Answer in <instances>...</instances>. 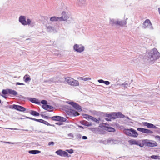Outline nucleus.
Returning <instances> with one entry per match:
<instances>
[{
    "label": "nucleus",
    "mask_w": 160,
    "mask_h": 160,
    "mask_svg": "<svg viewBox=\"0 0 160 160\" xmlns=\"http://www.w3.org/2000/svg\"><path fill=\"white\" fill-rule=\"evenodd\" d=\"M117 140L113 139H108L107 140V142L108 143H111L112 144H115L116 143Z\"/></svg>",
    "instance_id": "obj_31"
},
{
    "label": "nucleus",
    "mask_w": 160,
    "mask_h": 160,
    "mask_svg": "<svg viewBox=\"0 0 160 160\" xmlns=\"http://www.w3.org/2000/svg\"><path fill=\"white\" fill-rule=\"evenodd\" d=\"M9 108L11 109H14L21 112H24L26 110V108L24 107L16 104L9 105Z\"/></svg>",
    "instance_id": "obj_6"
},
{
    "label": "nucleus",
    "mask_w": 160,
    "mask_h": 160,
    "mask_svg": "<svg viewBox=\"0 0 160 160\" xmlns=\"http://www.w3.org/2000/svg\"><path fill=\"white\" fill-rule=\"evenodd\" d=\"M16 85H24L25 84L23 83H21V82H16Z\"/></svg>",
    "instance_id": "obj_55"
},
{
    "label": "nucleus",
    "mask_w": 160,
    "mask_h": 160,
    "mask_svg": "<svg viewBox=\"0 0 160 160\" xmlns=\"http://www.w3.org/2000/svg\"><path fill=\"white\" fill-rule=\"evenodd\" d=\"M105 131H104L103 130L101 129H100V128H99V130H98V134H105Z\"/></svg>",
    "instance_id": "obj_38"
},
{
    "label": "nucleus",
    "mask_w": 160,
    "mask_h": 160,
    "mask_svg": "<svg viewBox=\"0 0 160 160\" xmlns=\"http://www.w3.org/2000/svg\"><path fill=\"white\" fill-rule=\"evenodd\" d=\"M128 84L127 83H125V82L124 83H123L122 84V85H124V87H126L127 86H128Z\"/></svg>",
    "instance_id": "obj_63"
},
{
    "label": "nucleus",
    "mask_w": 160,
    "mask_h": 160,
    "mask_svg": "<svg viewBox=\"0 0 160 160\" xmlns=\"http://www.w3.org/2000/svg\"><path fill=\"white\" fill-rule=\"evenodd\" d=\"M73 48L75 51L80 53L83 52L85 49L84 46L82 44H75Z\"/></svg>",
    "instance_id": "obj_7"
},
{
    "label": "nucleus",
    "mask_w": 160,
    "mask_h": 160,
    "mask_svg": "<svg viewBox=\"0 0 160 160\" xmlns=\"http://www.w3.org/2000/svg\"><path fill=\"white\" fill-rule=\"evenodd\" d=\"M23 79L24 81L26 82H27L29 81H30L31 80V78L30 76L28 74L25 75L23 77Z\"/></svg>",
    "instance_id": "obj_22"
},
{
    "label": "nucleus",
    "mask_w": 160,
    "mask_h": 160,
    "mask_svg": "<svg viewBox=\"0 0 160 160\" xmlns=\"http://www.w3.org/2000/svg\"><path fill=\"white\" fill-rule=\"evenodd\" d=\"M105 119L107 121H111V118H105Z\"/></svg>",
    "instance_id": "obj_60"
},
{
    "label": "nucleus",
    "mask_w": 160,
    "mask_h": 160,
    "mask_svg": "<svg viewBox=\"0 0 160 160\" xmlns=\"http://www.w3.org/2000/svg\"><path fill=\"white\" fill-rule=\"evenodd\" d=\"M147 55L148 58L151 60H157L160 57V53L156 48H153L147 52Z\"/></svg>",
    "instance_id": "obj_1"
},
{
    "label": "nucleus",
    "mask_w": 160,
    "mask_h": 160,
    "mask_svg": "<svg viewBox=\"0 0 160 160\" xmlns=\"http://www.w3.org/2000/svg\"><path fill=\"white\" fill-rule=\"evenodd\" d=\"M80 123L82 124L87 126H90L92 125V124L91 122H89L85 120H82L80 121Z\"/></svg>",
    "instance_id": "obj_19"
},
{
    "label": "nucleus",
    "mask_w": 160,
    "mask_h": 160,
    "mask_svg": "<svg viewBox=\"0 0 160 160\" xmlns=\"http://www.w3.org/2000/svg\"><path fill=\"white\" fill-rule=\"evenodd\" d=\"M46 29L48 32H52L54 31V27L50 25L48 26L47 25L46 26Z\"/></svg>",
    "instance_id": "obj_20"
},
{
    "label": "nucleus",
    "mask_w": 160,
    "mask_h": 160,
    "mask_svg": "<svg viewBox=\"0 0 160 160\" xmlns=\"http://www.w3.org/2000/svg\"><path fill=\"white\" fill-rule=\"evenodd\" d=\"M62 17H60L61 21L67 20L68 18V16L66 13V12L64 11H63L62 12Z\"/></svg>",
    "instance_id": "obj_14"
},
{
    "label": "nucleus",
    "mask_w": 160,
    "mask_h": 160,
    "mask_svg": "<svg viewBox=\"0 0 160 160\" xmlns=\"http://www.w3.org/2000/svg\"><path fill=\"white\" fill-rule=\"evenodd\" d=\"M30 113L31 115L35 116H38L40 115L38 112L34 110H31Z\"/></svg>",
    "instance_id": "obj_26"
},
{
    "label": "nucleus",
    "mask_w": 160,
    "mask_h": 160,
    "mask_svg": "<svg viewBox=\"0 0 160 160\" xmlns=\"http://www.w3.org/2000/svg\"><path fill=\"white\" fill-rule=\"evenodd\" d=\"M91 120L93 121L96 122L98 124L99 123V121L100 120V118H99L98 119H97L95 118H94L92 116L91 118Z\"/></svg>",
    "instance_id": "obj_32"
},
{
    "label": "nucleus",
    "mask_w": 160,
    "mask_h": 160,
    "mask_svg": "<svg viewBox=\"0 0 160 160\" xmlns=\"http://www.w3.org/2000/svg\"><path fill=\"white\" fill-rule=\"evenodd\" d=\"M98 82L100 83H104V81L102 79H99L98 80Z\"/></svg>",
    "instance_id": "obj_56"
},
{
    "label": "nucleus",
    "mask_w": 160,
    "mask_h": 160,
    "mask_svg": "<svg viewBox=\"0 0 160 160\" xmlns=\"http://www.w3.org/2000/svg\"><path fill=\"white\" fill-rule=\"evenodd\" d=\"M111 119H116V116L115 115V112H113L111 113Z\"/></svg>",
    "instance_id": "obj_36"
},
{
    "label": "nucleus",
    "mask_w": 160,
    "mask_h": 160,
    "mask_svg": "<svg viewBox=\"0 0 160 160\" xmlns=\"http://www.w3.org/2000/svg\"><path fill=\"white\" fill-rule=\"evenodd\" d=\"M56 154L61 157H70V155H68V152L65 151H63L62 149H59L56 151L55 152Z\"/></svg>",
    "instance_id": "obj_8"
},
{
    "label": "nucleus",
    "mask_w": 160,
    "mask_h": 160,
    "mask_svg": "<svg viewBox=\"0 0 160 160\" xmlns=\"http://www.w3.org/2000/svg\"><path fill=\"white\" fill-rule=\"evenodd\" d=\"M67 113L70 116H76L80 115L79 113L76 110L71 109L67 111Z\"/></svg>",
    "instance_id": "obj_11"
},
{
    "label": "nucleus",
    "mask_w": 160,
    "mask_h": 160,
    "mask_svg": "<svg viewBox=\"0 0 160 160\" xmlns=\"http://www.w3.org/2000/svg\"><path fill=\"white\" fill-rule=\"evenodd\" d=\"M149 140L144 139L142 141V143H140V147H142L144 146L148 147Z\"/></svg>",
    "instance_id": "obj_13"
},
{
    "label": "nucleus",
    "mask_w": 160,
    "mask_h": 160,
    "mask_svg": "<svg viewBox=\"0 0 160 160\" xmlns=\"http://www.w3.org/2000/svg\"><path fill=\"white\" fill-rule=\"evenodd\" d=\"M54 142L52 141H51V142H49V143H48V145L50 146L51 145H52V146H53L54 145Z\"/></svg>",
    "instance_id": "obj_51"
},
{
    "label": "nucleus",
    "mask_w": 160,
    "mask_h": 160,
    "mask_svg": "<svg viewBox=\"0 0 160 160\" xmlns=\"http://www.w3.org/2000/svg\"><path fill=\"white\" fill-rule=\"evenodd\" d=\"M142 27L144 29H148L150 30H153L154 29L150 21L147 19L146 20L142 23Z\"/></svg>",
    "instance_id": "obj_5"
},
{
    "label": "nucleus",
    "mask_w": 160,
    "mask_h": 160,
    "mask_svg": "<svg viewBox=\"0 0 160 160\" xmlns=\"http://www.w3.org/2000/svg\"><path fill=\"white\" fill-rule=\"evenodd\" d=\"M48 105L47 104L46 105H43L42 106V108L44 109V110H48L49 112L52 111L51 110H49L48 109Z\"/></svg>",
    "instance_id": "obj_34"
},
{
    "label": "nucleus",
    "mask_w": 160,
    "mask_h": 160,
    "mask_svg": "<svg viewBox=\"0 0 160 160\" xmlns=\"http://www.w3.org/2000/svg\"><path fill=\"white\" fill-rule=\"evenodd\" d=\"M59 120V122H65L67 120V119L64 117L60 116Z\"/></svg>",
    "instance_id": "obj_40"
},
{
    "label": "nucleus",
    "mask_w": 160,
    "mask_h": 160,
    "mask_svg": "<svg viewBox=\"0 0 160 160\" xmlns=\"http://www.w3.org/2000/svg\"><path fill=\"white\" fill-rule=\"evenodd\" d=\"M56 124L58 125H62V123L61 122H56L55 123Z\"/></svg>",
    "instance_id": "obj_59"
},
{
    "label": "nucleus",
    "mask_w": 160,
    "mask_h": 160,
    "mask_svg": "<svg viewBox=\"0 0 160 160\" xmlns=\"http://www.w3.org/2000/svg\"><path fill=\"white\" fill-rule=\"evenodd\" d=\"M158 130H155V131L156 132L158 133H159L160 132V129H159L158 128Z\"/></svg>",
    "instance_id": "obj_62"
},
{
    "label": "nucleus",
    "mask_w": 160,
    "mask_h": 160,
    "mask_svg": "<svg viewBox=\"0 0 160 160\" xmlns=\"http://www.w3.org/2000/svg\"><path fill=\"white\" fill-rule=\"evenodd\" d=\"M41 103L43 105H46L48 103V102L46 100H43L41 101Z\"/></svg>",
    "instance_id": "obj_44"
},
{
    "label": "nucleus",
    "mask_w": 160,
    "mask_h": 160,
    "mask_svg": "<svg viewBox=\"0 0 160 160\" xmlns=\"http://www.w3.org/2000/svg\"><path fill=\"white\" fill-rule=\"evenodd\" d=\"M128 142L131 145H136L140 146V143H138V141H137L135 140L131 139L128 141Z\"/></svg>",
    "instance_id": "obj_16"
},
{
    "label": "nucleus",
    "mask_w": 160,
    "mask_h": 160,
    "mask_svg": "<svg viewBox=\"0 0 160 160\" xmlns=\"http://www.w3.org/2000/svg\"><path fill=\"white\" fill-rule=\"evenodd\" d=\"M49 80L51 83L55 82V79L54 78H51Z\"/></svg>",
    "instance_id": "obj_49"
},
{
    "label": "nucleus",
    "mask_w": 160,
    "mask_h": 160,
    "mask_svg": "<svg viewBox=\"0 0 160 160\" xmlns=\"http://www.w3.org/2000/svg\"><path fill=\"white\" fill-rule=\"evenodd\" d=\"M85 3V0H79L78 3V4L79 6H81L84 5Z\"/></svg>",
    "instance_id": "obj_30"
},
{
    "label": "nucleus",
    "mask_w": 160,
    "mask_h": 160,
    "mask_svg": "<svg viewBox=\"0 0 160 160\" xmlns=\"http://www.w3.org/2000/svg\"><path fill=\"white\" fill-rule=\"evenodd\" d=\"M66 151L70 154H72L73 152V150L72 149H67L66 150Z\"/></svg>",
    "instance_id": "obj_43"
},
{
    "label": "nucleus",
    "mask_w": 160,
    "mask_h": 160,
    "mask_svg": "<svg viewBox=\"0 0 160 160\" xmlns=\"http://www.w3.org/2000/svg\"><path fill=\"white\" fill-rule=\"evenodd\" d=\"M124 131L126 135L129 136L136 138L138 135V134L136 131L132 128L125 129Z\"/></svg>",
    "instance_id": "obj_3"
},
{
    "label": "nucleus",
    "mask_w": 160,
    "mask_h": 160,
    "mask_svg": "<svg viewBox=\"0 0 160 160\" xmlns=\"http://www.w3.org/2000/svg\"><path fill=\"white\" fill-rule=\"evenodd\" d=\"M105 116L106 117H108V118H111V113H110V114H107Z\"/></svg>",
    "instance_id": "obj_58"
},
{
    "label": "nucleus",
    "mask_w": 160,
    "mask_h": 160,
    "mask_svg": "<svg viewBox=\"0 0 160 160\" xmlns=\"http://www.w3.org/2000/svg\"><path fill=\"white\" fill-rule=\"evenodd\" d=\"M143 125L147 128H149L158 129V128L155 126L154 124L152 123H150L148 122H142Z\"/></svg>",
    "instance_id": "obj_12"
},
{
    "label": "nucleus",
    "mask_w": 160,
    "mask_h": 160,
    "mask_svg": "<svg viewBox=\"0 0 160 160\" xmlns=\"http://www.w3.org/2000/svg\"><path fill=\"white\" fill-rule=\"evenodd\" d=\"M41 152L38 150H31L28 151V153L30 154H36L40 153Z\"/></svg>",
    "instance_id": "obj_25"
},
{
    "label": "nucleus",
    "mask_w": 160,
    "mask_h": 160,
    "mask_svg": "<svg viewBox=\"0 0 160 160\" xmlns=\"http://www.w3.org/2000/svg\"><path fill=\"white\" fill-rule=\"evenodd\" d=\"M68 136L70 138H73L74 136L73 134L72 133H69L68 134Z\"/></svg>",
    "instance_id": "obj_48"
},
{
    "label": "nucleus",
    "mask_w": 160,
    "mask_h": 160,
    "mask_svg": "<svg viewBox=\"0 0 160 160\" xmlns=\"http://www.w3.org/2000/svg\"><path fill=\"white\" fill-rule=\"evenodd\" d=\"M2 95H1L5 98H7L6 95L7 94H9V89H3L2 91Z\"/></svg>",
    "instance_id": "obj_17"
},
{
    "label": "nucleus",
    "mask_w": 160,
    "mask_h": 160,
    "mask_svg": "<svg viewBox=\"0 0 160 160\" xmlns=\"http://www.w3.org/2000/svg\"><path fill=\"white\" fill-rule=\"evenodd\" d=\"M91 79V78H84L83 81H86L88 80H90Z\"/></svg>",
    "instance_id": "obj_47"
},
{
    "label": "nucleus",
    "mask_w": 160,
    "mask_h": 160,
    "mask_svg": "<svg viewBox=\"0 0 160 160\" xmlns=\"http://www.w3.org/2000/svg\"><path fill=\"white\" fill-rule=\"evenodd\" d=\"M41 123H42L44 124L47 125L48 126H55V125L53 124L52 125L51 124H50L48 122H47L46 121H45L43 119H42Z\"/></svg>",
    "instance_id": "obj_33"
},
{
    "label": "nucleus",
    "mask_w": 160,
    "mask_h": 160,
    "mask_svg": "<svg viewBox=\"0 0 160 160\" xmlns=\"http://www.w3.org/2000/svg\"><path fill=\"white\" fill-rule=\"evenodd\" d=\"M151 158L154 159H159V156L157 155H152L151 157Z\"/></svg>",
    "instance_id": "obj_42"
},
{
    "label": "nucleus",
    "mask_w": 160,
    "mask_h": 160,
    "mask_svg": "<svg viewBox=\"0 0 160 160\" xmlns=\"http://www.w3.org/2000/svg\"><path fill=\"white\" fill-rule=\"evenodd\" d=\"M157 146L158 144L156 142L153 140H149L148 147H153Z\"/></svg>",
    "instance_id": "obj_15"
},
{
    "label": "nucleus",
    "mask_w": 160,
    "mask_h": 160,
    "mask_svg": "<svg viewBox=\"0 0 160 160\" xmlns=\"http://www.w3.org/2000/svg\"><path fill=\"white\" fill-rule=\"evenodd\" d=\"M9 94L14 96H16L18 94V93L14 90L9 89Z\"/></svg>",
    "instance_id": "obj_27"
},
{
    "label": "nucleus",
    "mask_w": 160,
    "mask_h": 160,
    "mask_svg": "<svg viewBox=\"0 0 160 160\" xmlns=\"http://www.w3.org/2000/svg\"><path fill=\"white\" fill-rule=\"evenodd\" d=\"M60 116H54L53 117H52L51 118V119L53 121H59V119H60Z\"/></svg>",
    "instance_id": "obj_28"
},
{
    "label": "nucleus",
    "mask_w": 160,
    "mask_h": 160,
    "mask_svg": "<svg viewBox=\"0 0 160 160\" xmlns=\"http://www.w3.org/2000/svg\"><path fill=\"white\" fill-rule=\"evenodd\" d=\"M44 82H47V83H48L49 84L51 83V82H50V81L49 80H45V81H44Z\"/></svg>",
    "instance_id": "obj_61"
},
{
    "label": "nucleus",
    "mask_w": 160,
    "mask_h": 160,
    "mask_svg": "<svg viewBox=\"0 0 160 160\" xmlns=\"http://www.w3.org/2000/svg\"><path fill=\"white\" fill-rule=\"evenodd\" d=\"M50 21L52 22L61 21L59 17L53 16L50 18Z\"/></svg>",
    "instance_id": "obj_23"
},
{
    "label": "nucleus",
    "mask_w": 160,
    "mask_h": 160,
    "mask_svg": "<svg viewBox=\"0 0 160 160\" xmlns=\"http://www.w3.org/2000/svg\"><path fill=\"white\" fill-rule=\"evenodd\" d=\"M138 131L146 134H152L153 132L150 130L147 129L139 128H137Z\"/></svg>",
    "instance_id": "obj_10"
},
{
    "label": "nucleus",
    "mask_w": 160,
    "mask_h": 160,
    "mask_svg": "<svg viewBox=\"0 0 160 160\" xmlns=\"http://www.w3.org/2000/svg\"><path fill=\"white\" fill-rule=\"evenodd\" d=\"M87 137L86 136H83L82 137V139L84 140L87 139Z\"/></svg>",
    "instance_id": "obj_64"
},
{
    "label": "nucleus",
    "mask_w": 160,
    "mask_h": 160,
    "mask_svg": "<svg viewBox=\"0 0 160 160\" xmlns=\"http://www.w3.org/2000/svg\"><path fill=\"white\" fill-rule=\"evenodd\" d=\"M64 83L66 82L68 84L74 87L77 86L79 85V83L78 80H74L73 78L67 77L64 78Z\"/></svg>",
    "instance_id": "obj_2"
},
{
    "label": "nucleus",
    "mask_w": 160,
    "mask_h": 160,
    "mask_svg": "<svg viewBox=\"0 0 160 160\" xmlns=\"http://www.w3.org/2000/svg\"><path fill=\"white\" fill-rule=\"evenodd\" d=\"M67 103L71 105L76 109L79 111H81L82 110L81 106L73 101H67Z\"/></svg>",
    "instance_id": "obj_9"
},
{
    "label": "nucleus",
    "mask_w": 160,
    "mask_h": 160,
    "mask_svg": "<svg viewBox=\"0 0 160 160\" xmlns=\"http://www.w3.org/2000/svg\"><path fill=\"white\" fill-rule=\"evenodd\" d=\"M155 138L157 140H158L160 141V136L157 135L155 136Z\"/></svg>",
    "instance_id": "obj_54"
},
{
    "label": "nucleus",
    "mask_w": 160,
    "mask_h": 160,
    "mask_svg": "<svg viewBox=\"0 0 160 160\" xmlns=\"http://www.w3.org/2000/svg\"><path fill=\"white\" fill-rule=\"evenodd\" d=\"M84 118L87 120H89V119H91L92 116H91L89 115L85 114L83 115Z\"/></svg>",
    "instance_id": "obj_35"
},
{
    "label": "nucleus",
    "mask_w": 160,
    "mask_h": 160,
    "mask_svg": "<svg viewBox=\"0 0 160 160\" xmlns=\"http://www.w3.org/2000/svg\"><path fill=\"white\" fill-rule=\"evenodd\" d=\"M127 22L126 21H118L117 20L116 21V25H119L120 26H123L126 24Z\"/></svg>",
    "instance_id": "obj_18"
},
{
    "label": "nucleus",
    "mask_w": 160,
    "mask_h": 160,
    "mask_svg": "<svg viewBox=\"0 0 160 160\" xmlns=\"http://www.w3.org/2000/svg\"><path fill=\"white\" fill-rule=\"evenodd\" d=\"M29 100L35 104H39L40 103L38 100L36 98H31L29 99Z\"/></svg>",
    "instance_id": "obj_24"
},
{
    "label": "nucleus",
    "mask_w": 160,
    "mask_h": 160,
    "mask_svg": "<svg viewBox=\"0 0 160 160\" xmlns=\"http://www.w3.org/2000/svg\"><path fill=\"white\" fill-rule=\"evenodd\" d=\"M48 109H53L54 108L52 106L48 105Z\"/></svg>",
    "instance_id": "obj_57"
},
{
    "label": "nucleus",
    "mask_w": 160,
    "mask_h": 160,
    "mask_svg": "<svg viewBox=\"0 0 160 160\" xmlns=\"http://www.w3.org/2000/svg\"><path fill=\"white\" fill-rule=\"evenodd\" d=\"M116 21L114 19H111L110 20V24L112 26H113L114 24L116 25Z\"/></svg>",
    "instance_id": "obj_41"
},
{
    "label": "nucleus",
    "mask_w": 160,
    "mask_h": 160,
    "mask_svg": "<svg viewBox=\"0 0 160 160\" xmlns=\"http://www.w3.org/2000/svg\"><path fill=\"white\" fill-rule=\"evenodd\" d=\"M42 119H37L35 118L34 121L41 123Z\"/></svg>",
    "instance_id": "obj_53"
},
{
    "label": "nucleus",
    "mask_w": 160,
    "mask_h": 160,
    "mask_svg": "<svg viewBox=\"0 0 160 160\" xmlns=\"http://www.w3.org/2000/svg\"><path fill=\"white\" fill-rule=\"evenodd\" d=\"M76 137L78 139H81V135L80 134H77L76 135Z\"/></svg>",
    "instance_id": "obj_46"
},
{
    "label": "nucleus",
    "mask_w": 160,
    "mask_h": 160,
    "mask_svg": "<svg viewBox=\"0 0 160 160\" xmlns=\"http://www.w3.org/2000/svg\"><path fill=\"white\" fill-rule=\"evenodd\" d=\"M115 114L116 118H122L125 117V116L120 112H115Z\"/></svg>",
    "instance_id": "obj_21"
},
{
    "label": "nucleus",
    "mask_w": 160,
    "mask_h": 160,
    "mask_svg": "<svg viewBox=\"0 0 160 160\" xmlns=\"http://www.w3.org/2000/svg\"><path fill=\"white\" fill-rule=\"evenodd\" d=\"M104 83L107 85H108L110 84V82L108 81H104Z\"/></svg>",
    "instance_id": "obj_50"
},
{
    "label": "nucleus",
    "mask_w": 160,
    "mask_h": 160,
    "mask_svg": "<svg viewBox=\"0 0 160 160\" xmlns=\"http://www.w3.org/2000/svg\"><path fill=\"white\" fill-rule=\"evenodd\" d=\"M92 112L94 115H96L97 116H98L100 114L101 112L97 111L95 110H93L92 111Z\"/></svg>",
    "instance_id": "obj_37"
},
{
    "label": "nucleus",
    "mask_w": 160,
    "mask_h": 160,
    "mask_svg": "<svg viewBox=\"0 0 160 160\" xmlns=\"http://www.w3.org/2000/svg\"><path fill=\"white\" fill-rule=\"evenodd\" d=\"M108 131L109 132H114L115 131V130L112 127H109L108 129Z\"/></svg>",
    "instance_id": "obj_39"
},
{
    "label": "nucleus",
    "mask_w": 160,
    "mask_h": 160,
    "mask_svg": "<svg viewBox=\"0 0 160 160\" xmlns=\"http://www.w3.org/2000/svg\"><path fill=\"white\" fill-rule=\"evenodd\" d=\"M99 128H93L91 129L92 132L94 133L98 134V130L99 129Z\"/></svg>",
    "instance_id": "obj_29"
},
{
    "label": "nucleus",
    "mask_w": 160,
    "mask_h": 160,
    "mask_svg": "<svg viewBox=\"0 0 160 160\" xmlns=\"http://www.w3.org/2000/svg\"><path fill=\"white\" fill-rule=\"evenodd\" d=\"M38 131V132H39V133H50V134H52L53 133V132H50L49 131L47 132H45V131H42L41 130Z\"/></svg>",
    "instance_id": "obj_45"
},
{
    "label": "nucleus",
    "mask_w": 160,
    "mask_h": 160,
    "mask_svg": "<svg viewBox=\"0 0 160 160\" xmlns=\"http://www.w3.org/2000/svg\"><path fill=\"white\" fill-rule=\"evenodd\" d=\"M19 22L23 26L29 25L31 23L30 19L28 18L26 20V17L24 16H20L18 19Z\"/></svg>",
    "instance_id": "obj_4"
},
{
    "label": "nucleus",
    "mask_w": 160,
    "mask_h": 160,
    "mask_svg": "<svg viewBox=\"0 0 160 160\" xmlns=\"http://www.w3.org/2000/svg\"><path fill=\"white\" fill-rule=\"evenodd\" d=\"M100 142H102L104 144H106V142H107V141H106V140H100L99 141Z\"/></svg>",
    "instance_id": "obj_52"
}]
</instances>
